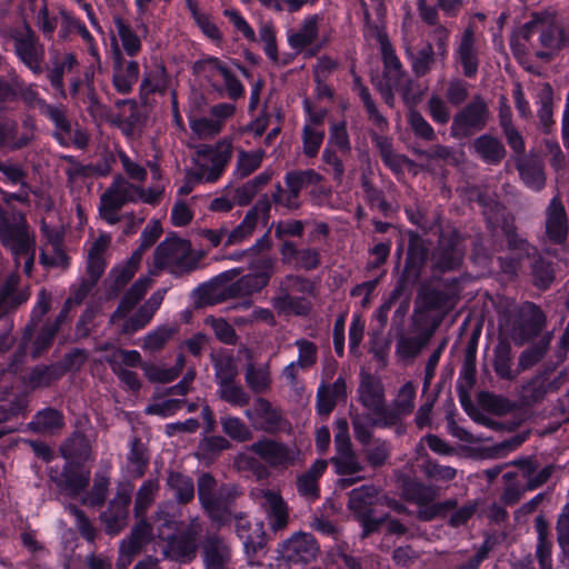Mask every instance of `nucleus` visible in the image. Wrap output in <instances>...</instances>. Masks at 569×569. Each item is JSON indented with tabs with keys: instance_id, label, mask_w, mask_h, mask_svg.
I'll return each instance as SVG.
<instances>
[{
	"instance_id": "1",
	"label": "nucleus",
	"mask_w": 569,
	"mask_h": 569,
	"mask_svg": "<svg viewBox=\"0 0 569 569\" xmlns=\"http://www.w3.org/2000/svg\"><path fill=\"white\" fill-rule=\"evenodd\" d=\"M150 286V278L143 277L138 279L123 296L117 310L111 316L110 322L122 333H133L144 328L160 308L167 292L166 289L154 291L151 297L131 315V311L146 295Z\"/></svg>"
},
{
	"instance_id": "2",
	"label": "nucleus",
	"mask_w": 569,
	"mask_h": 569,
	"mask_svg": "<svg viewBox=\"0 0 569 569\" xmlns=\"http://www.w3.org/2000/svg\"><path fill=\"white\" fill-rule=\"evenodd\" d=\"M0 238L11 251L16 266H22L29 276L34 262L36 244L24 217L16 211H0Z\"/></svg>"
},
{
	"instance_id": "3",
	"label": "nucleus",
	"mask_w": 569,
	"mask_h": 569,
	"mask_svg": "<svg viewBox=\"0 0 569 569\" xmlns=\"http://www.w3.org/2000/svg\"><path fill=\"white\" fill-rule=\"evenodd\" d=\"M158 537L164 542L162 546L163 556L178 562H189L196 557V539L200 526L197 519L192 520L190 528L184 535H176L177 522L163 508L157 513Z\"/></svg>"
},
{
	"instance_id": "4",
	"label": "nucleus",
	"mask_w": 569,
	"mask_h": 569,
	"mask_svg": "<svg viewBox=\"0 0 569 569\" xmlns=\"http://www.w3.org/2000/svg\"><path fill=\"white\" fill-rule=\"evenodd\" d=\"M377 505L387 506L397 512L403 509L400 502L388 497H379L378 489L371 485L352 489L349 493L348 509L361 522L363 537L375 531L385 520L383 517L375 515L373 507Z\"/></svg>"
},
{
	"instance_id": "5",
	"label": "nucleus",
	"mask_w": 569,
	"mask_h": 569,
	"mask_svg": "<svg viewBox=\"0 0 569 569\" xmlns=\"http://www.w3.org/2000/svg\"><path fill=\"white\" fill-rule=\"evenodd\" d=\"M332 30L325 24L320 14H309L286 32L288 46L296 52H307L312 57L331 40Z\"/></svg>"
},
{
	"instance_id": "6",
	"label": "nucleus",
	"mask_w": 569,
	"mask_h": 569,
	"mask_svg": "<svg viewBox=\"0 0 569 569\" xmlns=\"http://www.w3.org/2000/svg\"><path fill=\"white\" fill-rule=\"evenodd\" d=\"M200 256L191 250L189 241L167 238L156 249L154 268L167 269L173 274H182L197 268Z\"/></svg>"
},
{
	"instance_id": "7",
	"label": "nucleus",
	"mask_w": 569,
	"mask_h": 569,
	"mask_svg": "<svg viewBox=\"0 0 569 569\" xmlns=\"http://www.w3.org/2000/svg\"><path fill=\"white\" fill-rule=\"evenodd\" d=\"M232 146L227 139L214 146H200L193 156L194 174L200 181L214 182L224 172L231 159Z\"/></svg>"
},
{
	"instance_id": "8",
	"label": "nucleus",
	"mask_w": 569,
	"mask_h": 569,
	"mask_svg": "<svg viewBox=\"0 0 569 569\" xmlns=\"http://www.w3.org/2000/svg\"><path fill=\"white\" fill-rule=\"evenodd\" d=\"M279 557L267 569H289V562L309 563L317 558L319 546L311 533L296 532L278 549Z\"/></svg>"
},
{
	"instance_id": "9",
	"label": "nucleus",
	"mask_w": 569,
	"mask_h": 569,
	"mask_svg": "<svg viewBox=\"0 0 569 569\" xmlns=\"http://www.w3.org/2000/svg\"><path fill=\"white\" fill-rule=\"evenodd\" d=\"M140 187L117 177L108 190L101 196L99 214L108 224H116L120 217L119 210L128 202L139 200Z\"/></svg>"
},
{
	"instance_id": "10",
	"label": "nucleus",
	"mask_w": 569,
	"mask_h": 569,
	"mask_svg": "<svg viewBox=\"0 0 569 569\" xmlns=\"http://www.w3.org/2000/svg\"><path fill=\"white\" fill-rule=\"evenodd\" d=\"M378 41L383 62V79L386 80V88L381 89V91L386 102L392 104L393 91H402L403 99L409 101V94L402 87L406 77L402 63L385 34L378 33Z\"/></svg>"
},
{
	"instance_id": "11",
	"label": "nucleus",
	"mask_w": 569,
	"mask_h": 569,
	"mask_svg": "<svg viewBox=\"0 0 569 569\" xmlns=\"http://www.w3.org/2000/svg\"><path fill=\"white\" fill-rule=\"evenodd\" d=\"M249 450L273 468L287 469L301 461V451L296 445H287L271 439H261Z\"/></svg>"
},
{
	"instance_id": "12",
	"label": "nucleus",
	"mask_w": 569,
	"mask_h": 569,
	"mask_svg": "<svg viewBox=\"0 0 569 569\" xmlns=\"http://www.w3.org/2000/svg\"><path fill=\"white\" fill-rule=\"evenodd\" d=\"M222 488L217 490V482L209 473H202L198 479L199 500L209 517L218 525H223L230 519V510L227 500L223 499Z\"/></svg>"
},
{
	"instance_id": "13",
	"label": "nucleus",
	"mask_w": 569,
	"mask_h": 569,
	"mask_svg": "<svg viewBox=\"0 0 569 569\" xmlns=\"http://www.w3.org/2000/svg\"><path fill=\"white\" fill-rule=\"evenodd\" d=\"M14 51L19 59L33 72L40 73L44 50L33 33L24 23L17 26L11 33Z\"/></svg>"
},
{
	"instance_id": "14",
	"label": "nucleus",
	"mask_w": 569,
	"mask_h": 569,
	"mask_svg": "<svg viewBox=\"0 0 569 569\" xmlns=\"http://www.w3.org/2000/svg\"><path fill=\"white\" fill-rule=\"evenodd\" d=\"M106 361L127 389L131 391L140 389L141 382L138 375L130 370V368L140 367L141 365L139 351L113 348L110 355L106 357Z\"/></svg>"
},
{
	"instance_id": "15",
	"label": "nucleus",
	"mask_w": 569,
	"mask_h": 569,
	"mask_svg": "<svg viewBox=\"0 0 569 569\" xmlns=\"http://www.w3.org/2000/svg\"><path fill=\"white\" fill-rule=\"evenodd\" d=\"M252 500L267 513L273 530L282 529L288 523V507L280 492L257 487L250 491Z\"/></svg>"
},
{
	"instance_id": "16",
	"label": "nucleus",
	"mask_w": 569,
	"mask_h": 569,
	"mask_svg": "<svg viewBox=\"0 0 569 569\" xmlns=\"http://www.w3.org/2000/svg\"><path fill=\"white\" fill-rule=\"evenodd\" d=\"M236 112L233 103H218L210 108L208 116L194 117L189 119V126L192 132L199 138H212L220 133L224 123Z\"/></svg>"
},
{
	"instance_id": "17",
	"label": "nucleus",
	"mask_w": 569,
	"mask_h": 569,
	"mask_svg": "<svg viewBox=\"0 0 569 569\" xmlns=\"http://www.w3.org/2000/svg\"><path fill=\"white\" fill-rule=\"evenodd\" d=\"M480 43L472 26H469L457 38L453 59L461 67L466 77L476 76L479 67Z\"/></svg>"
},
{
	"instance_id": "18",
	"label": "nucleus",
	"mask_w": 569,
	"mask_h": 569,
	"mask_svg": "<svg viewBox=\"0 0 569 569\" xmlns=\"http://www.w3.org/2000/svg\"><path fill=\"white\" fill-rule=\"evenodd\" d=\"M269 216V200L267 198L258 200L256 204L246 213L242 221L231 231H228L226 246H236L248 240L253 234L259 223H268Z\"/></svg>"
},
{
	"instance_id": "19",
	"label": "nucleus",
	"mask_w": 569,
	"mask_h": 569,
	"mask_svg": "<svg viewBox=\"0 0 569 569\" xmlns=\"http://www.w3.org/2000/svg\"><path fill=\"white\" fill-rule=\"evenodd\" d=\"M488 118L486 103L476 99L461 110L453 119L451 133L457 138H466L485 127Z\"/></svg>"
},
{
	"instance_id": "20",
	"label": "nucleus",
	"mask_w": 569,
	"mask_h": 569,
	"mask_svg": "<svg viewBox=\"0 0 569 569\" xmlns=\"http://www.w3.org/2000/svg\"><path fill=\"white\" fill-rule=\"evenodd\" d=\"M49 476L62 492L70 497H78L89 485L90 470L68 461L62 473L50 469Z\"/></svg>"
},
{
	"instance_id": "21",
	"label": "nucleus",
	"mask_w": 569,
	"mask_h": 569,
	"mask_svg": "<svg viewBox=\"0 0 569 569\" xmlns=\"http://www.w3.org/2000/svg\"><path fill=\"white\" fill-rule=\"evenodd\" d=\"M272 273V263L270 260H263L260 262V266L253 271L239 280L230 284L229 287V296L232 297H246L251 296L252 293L259 292L263 289L271 277Z\"/></svg>"
},
{
	"instance_id": "22",
	"label": "nucleus",
	"mask_w": 569,
	"mask_h": 569,
	"mask_svg": "<svg viewBox=\"0 0 569 569\" xmlns=\"http://www.w3.org/2000/svg\"><path fill=\"white\" fill-rule=\"evenodd\" d=\"M358 392L361 403L378 417L372 419V425H386V422H382L380 419V417L386 413L385 396L381 382L371 376H366L361 379Z\"/></svg>"
},
{
	"instance_id": "23",
	"label": "nucleus",
	"mask_w": 569,
	"mask_h": 569,
	"mask_svg": "<svg viewBox=\"0 0 569 569\" xmlns=\"http://www.w3.org/2000/svg\"><path fill=\"white\" fill-rule=\"evenodd\" d=\"M403 492L409 500L419 505V517L422 520H431L440 511V507L432 503L438 497L436 488L419 482H410L405 487Z\"/></svg>"
},
{
	"instance_id": "24",
	"label": "nucleus",
	"mask_w": 569,
	"mask_h": 569,
	"mask_svg": "<svg viewBox=\"0 0 569 569\" xmlns=\"http://www.w3.org/2000/svg\"><path fill=\"white\" fill-rule=\"evenodd\" d=\"M244 415L254 429L267 432L276 430L281 419L280 412L263 398H257L252 408L246 410Z\"/></svg>"
},
{
	"instance_id": "25",
	"label": "nucleus",
	"mask_w": 569,
	"mask_h": 569,
	"mask_svg": "<svg viewBox=\"0 0 569 569\" xmlns=\"http://www.w3.org/2000/svg\"><path fill=\"white\" fill-rule=\"evenodd\" d=\"M130 501V493L120 492L110 502L108 510L101 515V520L109 535H117L127 526L128 507Z\"/></svg>"
},
{
	"instance_id": "26",
	"label": "nucleus",
	"mask_w": 569,
	"mask_h": 569,
	"mask_svg": "<svg viewBox=\"0 0 569 569\" xmlns=\"http://www.w3.org/2000/svg\"><path fill=\"white\" fill-rule=\"evenodd\" d=\"M236 531L248 555L250 552L256 553L263 547L264 530L262 521H251L244 517H239L236 519Z\"/></svg>"
},
{
	"instance_id": "27",
	"label": "nucleus",
	"mask_w": 569,
	"mask_h": 569,
	"mask_svg": "<svg viewBox=\"0 0 569 569\" xmlns=\"http://www.w3.org/2000/svg\"><path fill=\"white\" fill-rule=\"evenodd\" d=\"M331 462L335 466L336 472L339 476H343V478L338 481L341 488L350 487L362 479V477L356 476L362 471L363 467L355 451L335 455V457L331 458Z\"/></svg>"
},
{
	"instance_id": "28",
	"label": "nucleus",
	"mask_w": 569,
	"mask_h": 569,
	"mask_svg": "<svg viewBox=\"0 0 569 569\" xmlns=\"http://www.w3.org/2000/svg\"><path fill=\"white\" fill-rule=\"evenodd\" d=\"M546 230L548 237L555 242H561L567 237L568 226L566 211L557 198H553L548 207Z\"/></svg>"
},
{
	"instance_id": "29",
	"label": "nucleus",
	"mask_w": 569,
	"mask_h": 569,
	"mask_svg": "<svg viewBox=\"0 0 569 569\" xmlns=\"http://www.w3.org/2000/svg\"><path fill=\"white\" fill-rule=\"evenodd\" d=\"M111 242V237L108 233H100L94 239L88 249L86 271L93 272L94 277H101L106 269L104 253Z\"/></svg>"
},
{
	"instance_id": "30",
	"label": "nucleus",
	"mask_w": 569,
	"mask_h": 569,
	"mask_svg": "<svg viewBox=\"0 0 569 569\" xmlns=\"http://www.w3.org/2000/svg\"><path fill=\"white\" fill-rule=\"evenodd\" d=\"M326 460H317L308 471L298 478L297 486L301 496L316 499L319 496L318 479L327 469Z\"/></svg>"
},
{
	"instance_id": "31",
	"label": "nucleus",
	"mask_w": 569,
	"mask_h": 569,
	"mask_svg": "<svg viewBox=\"0 0 569 569\" xmlns=\"http://www.w3.org/2000/svg\"><path fill=\"white\" fill-rule=\"evenodd\" d=\"M151 538V527L149 523L141 521L131 531L128 539L123 540L120 546L121 558H126L129 562L131 557L139 552L141 548L149 542Z\"/></svg>"
},
{
	"instance_id": "32",
	"label": "nucleus",
	"mask_w": 569,
	"mask_h": 569,
	"mask_svg": "<svg viewBox=\"0 0 569 569\" xmlns=\"http://www.w3.org/2000/svg\"><path fill=\"white\" fill-rule=\"evenodd\" d=\"M303 152L308 157H315L325 138V129L322 128L320 116H310L303 127Z\"/></svg>"
},
{
	"instance_id": "33",
	"label": "nucleus",
	"mask_w": 569,
	"mask_h": 569,
	"mask_svg": "<svg viewBox=\"0 0 569 569\" xmlns=\"http://www.w3.org/2000/svg\"><path fill=\"white\" fill-rule=\"evenodd\" d=\"M19 278L11 274L6 283L0 289V315L7 312L9 309L14 308L29 298L28 290H17Z\"/></svg>"
},
{
	"instance_id": "34",
	"label": "nucleus",
	"mask_w": 569,
	"mask_h": 569,
	"mask_svg": "<svg viewBox=\"0 0 569 569\" xmlns=\"http://www.w3.org/2000/svg\"><path fill=\"white\" fill-rule=\"evenodd\" d=\"M273 308L283 315H307L311 309V302L306 298H297L288 292L280 291L271 301Z\"/></svg>"
},
{
	"instance_id": "35",
	"label": "nucleus",
	"mask_w": 569,
	"mask_h": 569,
	"mask_svg": "<svg viewBox=\"0 0 569 569\" xmlns=\"http://www.w3.org/2000/svg\"><path fill=\"white\" fill-rule=\"evenodd\" d=\"M184 366V359L180 355L177 358V362L173 367L159 366L153 363H144L141 361L140 367L142 368L144 376L151 382H170L176 379Z\"/></svg>"
},
{
	"instance_id": "36",
	"label": "nucleus",
	"mask_w": 569,
	"mask_h": 569,
	"mask_svg": "<svg viewBox=\"0 0 569 569\" xmlns=\"http://www.w3.org/2000/svg\"><path fill=\"white\" fill-rule=\"evenodd\" d=\"M476 152L488 163H497L505 157V147L497 139L488 134L477 138L473 142Z\"/></svg>"
},
{
	"instance_id": "37",
	"label": "nucleus",
	"mask_w": 569,
	"mask_h": 569,
	"mask_svg": "<svg viewBox=\"0 0 569 569\" xmlns=\"http://www.w3.org/2000/svg\"><path fill=\"white\" fill-rule=\"evenodd\" d=\"M539 40L541 46L546 49L537 52V56L542 59H549L553 51L563 46H569V36L568 39H566L563 31L553 24H550L540 31Z\"/></svg>"
},
{
	"instance_id": "38",
	"label": "nucleus",
	"mask_w": 569,
	"mask_h": 569,
	"mask_svg": "<svg viewBox=\"0 0 569 569\" xmlns=\"http://www.w3.org/2000/svg\"><path fill=\"white\" fill-rule=\"evenodd\" d=\"M230 551L219 539H211L204 546V563L207 569H227Z\"/></svg>"
},
{
	"instance_id": "39",
	"label": "nucleus",
	"mask_w": 569,
	"mask_h": 569,
	"mask_svg": "<svg viewBox=\"0 0 569 569\" xmlns=\"http://www.w3.org/2000/svg\"><path fill=\"white\" fill-rule=\"evenodd\" d=\"M41 229L51 242L52 248L51 254L48 252V248L42 249L40 254L41 263L49 267L67 268L69 263L68 256L60 247L58 234H53L46 223H42Z\"/></svg>"
},
{
	"instance_id": "40",
	"label": "nucleus",
	"mask_w": 569,
	"mask_h": 569,
	"mask_svg": "<svg viewBox=\"0 0 569 569\" xmlns=\"http://www.w3.org/2000/svg\"><path fill=\"white\" fill-rule=\"evenodd\" d=\"M406 56L411 63L413 73L417 77H422L430 71L437 53L435 52L432 44L428 43L418 52H413L410 47H406Z\"/></svg>"
},
{
	"instance_id": "41",
	"label": "nucleus",
	"mask_w": 569,
	"mask_h": 569,
	"mask_svg": "<svg viewBox=\"0 0 569 569\" xmlns=\"http://www.w3.org/2000/svg\"><path fill=\"white\" fill-rule=\"evenodd\" d=\"M139 78V66L136 61H129L126 66L118 62L114 74L113 84L121 93H128L132 86L137 83Z\"/></svg>"
},
{
	"instance_id": "42",
	"label": "nucleus",
	"mask_w": 569,
	"mask_h": 569,
	"mask_svg": "<svg viewBox=\"0 0 569 569\" xmlns=\"http://www.w3.org/2000/svg\"><path fill=\"white\" fill-rule=\"evenodd\" d=\"M30 139L26 133L17 137V123L13 120L0 118V148L20 149L27 146Z\"/></svg>"
},
{
	"instance_id": "43",
	"label": "nucleus",
	"mask_w": 569,
	"mask_h": 569,
	"mask_svg": "<svg viewBox=\"0 0 569 569\" xmlns=\"http://www.w3.org/2000/svg\"><path fill=\"white\" fill-rule=\"evenodd\" d=\"M168 487L181 503L189 502L194 497L193 481L189 476L180 472H170L167 479Z\"/></svg>"
},
{
	"instance_id": "44",
	"label": "nucleus",
	"mask_w": 569,
	"mask_h": 569,
	"mask_svg": "<svg viewBox=\"0 0 569 569\" xmlns=\"http://www.w3.org/2000/svg\"><path fill=\"white\" fill-rule=\"evenodd\" d=\"M141 259V250H136L124 263L112 268L110 278L113 280L116 289L123 287L131 280L139 268Z\"/></svg>"
},
{
	"instance_id": "45",
	"label": "nucleus",
	"mask_w": 569,
	"mask_h": 569,
	"mask_svg": "<svg viewBox=\"0 0 569 569\" xmlns=\"http://www.w3.org/2000/svg\"><path fill=\"white\" fill-rule=\"evenodd\" d=\"M63 426L62 415L54 409L39 411L29 427L37 432H53Z\"/></svg>"
},
{
	"instance_id": "46",
	"label": "nucleus",
	"mask_w": 569,
	"mask_h": 569,
	"mask_svg": "<svg viewBox=\"0 0 569 569\" xmlns=\"http://www.w3.org/2000/svg\"><path fill=\"white\" fill-rule=\"evenodd\" d=\"M148 463V457L143 443L133 438L128 453V471L132 477H141Z\"/></svg>"
},
{
	"instance_id": "47",
	"label": "nucleus",
	"mask_w": 569,
	"mask_h": 569,
	"mask_svg": "<svg viewBox=\"0 0 569 569\" xmlns=\"http://www.w3.org/2000/svg\"><path fill=\"white\" fill-rule=\"evenodd\" d=\"M114 27L124 52L128 56H136L141 49L139 37L121 18H114Z\"/></svg>"
},
{
	"instance_id": "48",
	"label": "nucleus",
	"mask_w": 569,
	"mask_h": 569,
	"mask_svg": "<svg viewBox=\"0 0 569 569\" xmlns=\"http://www.w3.org/2000/svg\"><path fill=\"white\" fill-rule=\"evenodd\" d=\"M244 379L248 387L257 393L269 389L270 373L268 366L254 367L249 365L246 369Z\"/></svg>"
},
{
	"instance_id": "49",
	"label": "nucleus",
	"mask_w": 569,
	"mask_h": 569,
	"mask_svg": "<svg viewBox=\"0 0 569 569\" xmlns=\"http://www.w3.org/2000/svg\"><path fill=\"white\" fill-rule=\"evenodd\" d=\"M218 395L234 407L246 406L250 400L249 395L240 385L234 383V380L218 383Z\"/></svg>"
},
{
	"instance_id": "50",
	"label": "nucleus",
	"mask_w": 569,
	"mask_h": 569,
	"mask_svg": "<svg viewBox=\"0 0 569 569\" xmlns=\"http://www.w3.org/2000/svg\"><path fill=\"white\" fill-rule=\"evenodd\" d=\"M282 254L288 260L293 258L296 264L305 269H313L319 263V256L316 250H296L290 243L283 244Z\"/></svg>"
},
{
	"instance_id": "51",
	"label": "nucleus",
	"mask_w": 569,
	"mask_h": 569,
	"mask_svg": "<svg viewBox=\"0 0 569 569\" xmlns=\"http://www.w3.org/2000/svg\"><path fill=\"white\" fill-rule=\"evenodd\" d=\"M40 112L48 117L56 126L57 137L59 139H64L69 137L71 131V126L68 119L66 118L64 111L60 107L48 104L47 102H41Z\"/></svg>"
},
{
	"instance_id": "52",
	"label": "nucleus",
	"mask_w": 569,
	"mask_h": 569,
	"mask_svg": "<svg viewBox=\"0 0 569 569\" xmlns=\"http://www.w3.org/2000/svg\"><path fill=\"white\" fill-rule=\"evenodd\" d=\"M440 256L442 268L452 269L460 263L463 256V248L460 244L458 234H455V239L450 248H447L446 239L445 237H441Z\"/></svg>"
},
{
	"instance_id": "53",
	"label": "nucleus",
	"mask_w": 569,
	"mask_h": 569,
	"mask_svg": "<svg viewBox=\"0 0 569 569\" xmlns=\"http://www.w3.org/2000/svg\"><path fill=\"white\" fill-rule=\"evenodd\" d=\"M518 169L527 187L532 190H540L545 186L546 177L540 164L522 162Z\"/></svg>"
},
{
	"instance_id": "54",
	"label": "nucleus",
	"mask_w": 569,
	"mask_h": 569,
	"mask_svg": "<svg viewBox=\"0 0 569 569\" xmlns=\"http://www.w3.org/2000/svg\"><path fill=\"white\" fill-rule=\"evenodd\" d=\"M221 427L223 432L233 440L243 442L251 438L250 429L237 417L228 416L221 418Z\"/></svg>"
},
{
	"instance_id": "55",
	"label": "nucleus",
	"mask_w": 569,
	"mask_h": 569,
	"mask_svg": "<svg viewBox=\"0 0 569 569\" xmlns=\"http://www.w3.org/2000/svg\"><path fill=\"white\" fill-rule=\"evenodd\" d=\"M214 371L218 383L234 380L238 375L234 358L229 353L220 355L214 359Z\"/></svg>"
},
{
	"instance_id": "56",
	"label": "nucleus",
	"mask_w": 569,
	"mask_h": 569,
	"mask_svg": "<svg viewBox=\"0 0 569 569\" xmlns=\"http://www.w3.org/2000/svg\"><path fill=\"white\" fill-rule=\"evenodd\" d=\"M451 30L443 24H436L429 32V39L432 44V48H436V53L442 60L446 59L449 50V39H450Z\"/></svg>"
},
{
	"instance_id": "57",
	"label": "nucleus",
	"mask_w": 569,
	"mask_h": 569,
	"mask_svg": "<svg viewBox=\"0 0 569 569\" xmlns=\"http://www.w3.org/2000/svg\"><path fill=\"white\" fill-rule=\"evenodd\" d=\"M363 453L366 455L368 462L371 466L377 467L383 465L389 458L390 448L386 441L377 439L365 447Z\"/></svg>"
},
{
	"instance_id": "58",
	"label": "nucleus",
	"mask_w": 569,
	"mask_h": 569,
	"mask_svg": "<svg viewBox=\"0 0 569 569\" xmlns=\"http://www.w3.org/2000/svg\"><path fill=\"white\" fill-rule=\"evenodd\" d=\"M197 69L202 71L210 80L216 78L222 79L231 70L226 63L213 57H207L198 61Z\"/></svg>"
},
{
	"instance_id": "59",
	"label": "nucleus",
	"mask_w": 569,
	"mask_h": 569,
	"mask_svg": "<svg viewBox=\"0 0 569 569\" xmlns=\"http://www.w3.org/2000/svg\"><path fill=\"white\" fill-rule=\"evenodd\" d=\"M101 277H94L93 272H87L84 278L72 288V295L67 300V305H79L82 300L90 293V291L96 287L99 279Z\"/></svg>"
},
{
	"instance_id": "60",
	"label": "nucleus",
	"mask_w": 569,
	"mask_h": 569,
	"mask_svg": "<svg viewBox=\"0 0 569 569\" xmlns=\"http://www.w3.org/2000/svg\"><path fill=\"white\" fill-rule=\"evenodd\" d=\"M509 465L512 466H519L526 471V477L528 478V485L527 488L529 490H533L538 488L539 486L543 485L551 476L552 468L551 467H545L542 468L535 477L530 476L531 471V461L528 459L523 460H513Z\"/></svg>"
},
{
	"instance_id": "61",
	"label": "nucleus",
	"mask_w": 569,
	"mask_h": 569,
	"mask_svg": "<svg viewBox=\"0 0 569 569\" xmlns=\"http://www.w3.org/2000/svg\"><path fill=\"white\" fill-rule=\"evenodd\" d=\"M223 14L232 23L234 30L241 33L246 40L251 42L256 41L257 38L253 28L238 10L229 8L223 11Z\"/></svg>"
},
{
	"instance_id": "62",
	"label": "nucleus",
	"mask_w": 569,
	"mask_h": 569,
	"mask_svg": "<svg viewBox=\"0 0 569 569\" xmlns=\"http://www.w3.org/2000/svg\"><path fill=\"white\" fill-rule=\"evenodd\" d=\"M174 331L176 330L173 328L158 327L144 337L142 345L143 349L149 351H157L161 349Z\"/></svg>"
},
{
	"instance_id": "63",
	"label": "nucleus",
	"mask_w": 569,
	"mask_h": 569,
	"mask_svg": "<svg viewBox=\"0 0 569 569\" xmlns=\"http://www.w3.org/2000/svg\"><path fill=\"white\" fill-rule=\"evenodd\" d=\"M415 396L416 389L411 382H407L401 387L395 401L397 415H406L413 409Z\"/></svg>"
},
{
	"instance_id": "64",
	"label": "nucleus",
	"mask_w": 569,
	"mask_h": 569,
	"mask_svg": "<svg viewBox=\"0 0 569 569\" xmlns=\"http://www.w3.org/2000/svg\"><path fill=\"white\" fill-rule=\"evenodd\" d=\"M263 157L262 151L244 152L241 151L238 158L237 170L241 177L249 176L261 163Z\"/></svg>"
}]
</instances>
